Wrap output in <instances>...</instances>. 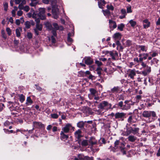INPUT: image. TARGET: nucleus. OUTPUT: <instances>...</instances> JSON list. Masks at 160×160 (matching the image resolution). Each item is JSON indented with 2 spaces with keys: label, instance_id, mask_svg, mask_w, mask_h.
I'll use <instances>...</instances> for the list:
<instances>
[{
  "label": "nucleus",
  "instance_id": "obj_42",
  "mask_svg": "<svg viewBox=\"0 0 160 160\" xmlns=\"http://www.w3.org/2000/svg\"><path fill=\"white\" fill-rule=\"evenodd\" d=\"M127 12L128 13H130L132 12V10L131 7V6H129L127 7Z\"/></svg>",
  "mask_w": 160,
  "mask_h": 160
},
{
  "label": "nucleus",
  "instance_id": "obj_10",
  "mask_svg": "<svg viewBox=\"0 0 160 160\" xmlns=\"http://www.w3.org/2000/svg\"><path fill=\"white\" fill-rule=\"evenodd\" d=\"M126 114L123 112H118L115 114V118L116 119H120L123 120L125 118Z\"/></svg>",
  "mask_w": 160,
  "mask_h": 160
},
{
  "label": "nucleus",
  "instance_id": "obj_19",
  "mask_svg": "<svg viewBox=\"0 0 160 160\" xmlns=\"http://www.w3.org/2000/svg\"><path fill=\"white\" fill-rule=\"evenodd\" d=\"M33 12V15H32V18H34L35 19V21L36 22V24H40V18H39L38 16L37 13H36V12H34L33 11H32Z\"/></svg>",
  "mask_w": 160,
  "mask_h": 160
},
{
  "label": "nucleus",
  "instance_id": "obj_52",
  "mask_svg": "<svg viewBox=\"0 0 160 160\" xmlns=\"http://www.w3.org/2000/svg\"><path fill=\"white\" fill-rule=\"evenodd\" d=\"M93 158L92 157L91 158L88 156H85L84 157V160H92Z\"/></svg>",
  "mask_w": 160,
  "mask_h": 160
},
{
  "label": "nucleus",
  "instance_id": "obj_21",
  "mask_svg": "<svg viewBox=\"0 0 160 160\" xmlns=\"http://www.w3.org/2000/svg\"><path fill=\"white\" fill-rule=\"evenodd\" d=\"M81 130L78 129L75 132L74 134L75 137L78 139H79L81 137Z\"/></svg>",
  "mask_w": 160,
  "mask_h": 160
},
{
  "label": "nucleus",
  "instance_id": "obj_64",
  "mask_svg": "<svg viewBox=\"0 0 160 160\" xmlns=\"http://www.w3.org/2000/svg\"><path fill=\"white\" fill-rule=\"evenodd\" d=\"M157 155L158 157L160 156V147L159 148L158 151V152L157 153Z\"/></svg>",
  "mask_w": 160,
  "mask_h": 160
},
{
  "label": "nucleus",
  "instance_id": "obj_49",
  "mask_svg": "<svg viewBox=\"0 0 160 160\" xmlns=\"http://www.w3.org/2000/svg\"><path fill=\"white\" fill-rule=\"evenodd\" d=\"M6 31L9 35H10L11 34V31L9 28H7Z\"/></svg>",
  "mask_w": 160,
  "mask_h": 160
},
{
  "label": "nucleus",
  "instance_id": "obj_43",
  "mask_svg": "<svg viewBox=\"0 0 160 160\" xmlns=\"http://www.w3.org/2000/svg\"><path fill=\"white\" fill-rule=\"evenodd\" d=\"M51 117L54 119L57 118L58 117V115L56 113H53L51 114Z\"/></svg>",
  "mask_w": 160,
  "mask_h": 160
},
{
  "label": "nucleus",
  "instance_id": "obj_4",
  "mask_svg": "<svg viewBox=\"0 0 160 160\" xmlns=\"http://www.w3.org/2000/svg\"><path fill=\"white\" fill-rule=\"evenodd\" d=\"M98 108L102 110H108L112 108V104L105 101H102L98 105Z\"/></svg>",
  "mask_w": 160,
  "mask_h": 160
},
{
  "label": "nucleus",
  "instance_id": "obj_3",
  "mask_svg": "<svg viewBox=\"0 0 160 160\" xmlns=\"http://www.w3.org/2000/svg\"><path fill=\"white\" fill-rule=\"evenodd\" d=\"M129 101L126 100L124 102V104H123V102L122 101L120 102L118 104V107L122 110H127L131 108V105L129 103Z\"/></svg>",
  "mask_w": 160,
  "mask_h": 160
},
{
  "label": "nucleus",
  "instance_id": "obj_56",
  "mask_svg": "<svg viewBox=\"0 0 160 160\" xmlns=\"http://www.w3.org/2000/svg\"><path fill=\"white\" fill-rule=\"evenodd\" d=\"M34 31L36 35L38 36L39 34V30L34 28Z\"/></svg>",
  "mask_w": 160,
  "mask_h": 160
},
{
  "label": "nucleus",
  "instance_id": "obj_58",
  "mask_svg": "<svg viewBox=\"0 0 160 160\" xmlns=\"http://www.w3.org/2000/svg\"><path fill=\"white\" fill-rule=\"evenodd\" d=\"M79 74L81 75V76L82 77L85 76V73L83 71H81L79 72Z\"/></svg>",
  "mask_w": 160,
  "mask_h": 160
},
{
  "label": "nucleus",
  "instance_id": "obj_13",
  "mask_svg": "<svg viewBox=\"0 0 160 160\" xmlns=\"http://www.w3.org/2000/svg\"><path fill=\"white\" fill-rule=\"evenodd\" d=\"M83 60H84L85 63L88 65L92 64L93 62V59L89 57H85Z\"/></svg>",
  "mask_w": 160,
  "mask_h": 160
},
{
  "label": "nucleus",
  "instance_id": "obj_40",
  "mask_svg": "<svg viewBox=\"0 0 160 160\" xmlns=\"http://www.w3.org/2000/svg\"><path fill=\"white\" fill-rule=\"evenodd\" d=\"M89 91L91 94L93 95H94L97 92L96 90H95L94 88H90L89 89Z\"/></svg>",
  "mask_w": 160,
  "mask_h": 160
},
{
  "label": "nucleus",
  "instance_id": "obj_38",
  "mask_svg": "<svg viewBox=\"0 0 160 160\" xmlns=\"http://www.w3.org/2000/svg\"><path fill=\"white\" fill-rule=\"evenodd\" d=\"M22 9H23L26 12H28L29 11L30 8L28 6H26L25 7H24L23 6H22V8L21 10Z\"/></svg>",
  "mask_w": 160,
  "mask_h": 160
},
{
  "label": "nucleus",
  "instance_id": "obj_25",
  "mask_svg": "<svg viewBox=\"0 0 160 160\" xmlns=\"http://www.w3.org/2000/svg\"><path fill=\"white\" fill-rule=\"evenodd\" d=\"M85 124V122L82 121H81L78 122L77 123V126L80 128H82L84 127Z\"/></svg>",
  "mask_w": 160,
  "mask_h": 160
},
{
  "label": "nucleus",
  "instance_id": "obj_51",
  "mask_svg": "<svg viewBox=\"0 0 160 160\" xmlns=\"http://www.w3.org/2000/svg\"><path fill=\"white\" fill-rule=\"evenodd\" d=\"M158 55V53L155 52H153L151 56L152 57H154L157 56Z\"/></svg>",
  "mask_w": 160,
  "mask_h": 160
},
{
  "label": "nucleus",
  "instance_id": "obj_29",
  "mask_svg": "<svg viewBox=\"0 0 160 160\" xmlns=\"http://www.w3.org/2000/svg\"><path fill=\"white\" fill-rule=\"evenodd\" d=\"M102 12L104 16L106 17H109L110 14V12L108 10H102Z\"/></svg>",
  "mask_w": 160,
  "mask_h": 160
},
{
  "label": "nucleus",
  "instance_id": "obj_23",
  "mask_svg": "<svg viewBox=\"0 0 160 160\" xmlns=\"http://www.w3.org/2000/svg\"><path fill=\"white\" fill-rule=\"evenodd\" d=\"M128 140L131 142H133L137 139V137L133 135H130L128 138Z\"/></svg>",
  "mask_w": 160,
  "mask_h": 160
},
{
  "label": "nucleus",
  "instance_id": "obj_62",
  "mask_svg": "<svg viewBox=\"0 0 160 160\" xmlns=\"http://www.w3.org/2000/svg\"><path fill=\"white\" fill-rule=\"evenodd\" d=\"M14 43L15 45L18 46L19 44V41L16 39H14Z\"/></svg>",
  "mask_w": 160,
  "mask_h": 160
},
{
  "label": "nucleus",
  "instance_id": "obj_54",
  "mask_svg": "<svg viewBox=\"0 0 160 160\" xmlns=\"http://www.w3.org/2000/svg\"><path fill=\"white\" fill-rule=\"evenodd\" d=\"M27 36V37L29 39L32 38V34L31 32H28Z\"/></svg>",
  "mask_w": 160,
  "mask_h": 160
},
{
  "label": "nucleus",
  "instance_id": "obj_24",
  "mask_svg": "<svg viewBox=\"0 0 160 160\" xmlns=\"http://www.w3.org/2000/svg\"><path fill=\"white\" fill-rule=\"evenodd\" d=\"M89 142L91 145H95L97 143V141L95 138L92 137L90 138L88 141Z\"/></svg>",
  "mask_w": 160,
  "mask_h": 160
},
{
  "label": "nucleus",
  "instance_id": "obj_5",
  "mask_svg": "<svg viewBox=\"0 0 160 160\" xmlns=\"http://www.w3.org/2000/svg\"><path fill=\"white\" fill-rule=\"evenodd\" d=\"M52 26L54 28V30H53L52 32V33L53 35L52 36L51 39L52 42L54 43L56 42V38L57 37L56 31L59 29V26L58 24L56 23H53Z\"/></svg>",
  "mask_w": 160,
  "mask_h": 160
},
{
  "label": "nucleus",
  "instance_id": "obj_37",
  "mask_svg": "<svg viewBox=\"0 0 160 160\" xmlns=\"http://www.w3.org/2000/svg\"><path fill=\"white\" fill-rule=\"evenodd\" d=\"M25 100V97L23 94H21L19 97V101L21 102H22Z\"/></svg>",
  "mask_w": 160,
  "mask_h": 160
},
{
  "label": "nucleus",
  "instance_id": "obj_8",
  "mask_svg": "<svg viewBox=\"0 0 160 160\" xmlns=\"http://www.w3.org/2000/svg\"><path fill=\"white\" fill-rule=\"evenodd\" d=\"M105 54H109L112 59L113 60H116L118 58V53L116 51H106L105 52Z\"/></svg>",
  "mask_w": 160,
  "mask_h": 160
},
{
  "label": "nucleus",
  "instance_id": "obj_61",
  "mask_svg": "<svg viewBox=\"0 0 160 160\" xmlns=\"http://www.w3.org/2000/svg\"><path fill=\"white\" fill-rule=\"evenodd\" d=\"M1 33H2V37L4 38H6V37L5 34V33L4 30H2Z\"/></svg>",
  "mask_w": 160,
  "mask_h": 160
},
{
  "label": "nucleus",
  "instance_id": "obj_57",
  "mask_svg": "<svg viewBox=\"0 0 160 160\" xmlns=\"http://www.w3.org/2000/svg\"><path fill=\"white\" fill-rule=\"evenodd\" d=\"M10 124V122L8 121H7L4 123V125L5 126H8Z\"/></svg>",
  "mask_w": 160,
  "mask_h": 160
},
{
  "label": "nucleus",
  "instance_id": "obj_55",
  "mask_svg": "<svg viewBox=\"0 0 160 160\" xmlns=\"http://www.w3.org/2000/svg\"><path fill=\"white\" fill-rule=\"evenodd\" d=\"M121 12L123 15H126V10L125 9H122L121 10Z\"/></svg>",
  "mask_w": 160,
  "mask_h": 160
},
{
  "label": "nucleus",
  "instance_id": "obj_12",
  "mask_svg": "<svg viewBox=\"0 0 160 160\" xmlns=\"http://www.w3.org/2000/svg\"><path fill=\"white\" fill-rule=\"evenodd\" d=\"M130 129V131L127 132V134L126 135V136L129 135L131 132L135 134L138 132L139 130V128H134L132 127H131Z\"/></svg>",
  "mask_w": 160,
  "mask_h": 160
},
{
  "label": "nucleus",
  "instance_id": "obj_27",
  "mask_svg": "<svg viewBox=\"0 0 160 160\" xmlns=\"http://www.w3.org/2000/svg\"><path fill=\"white\" fill-rule=\"evenodd\" d=\"M26 101L27 102L26 103V104L27 105V106L29 105H31L32 103L33 102L30 97H27Z\"/></svg>",
  "mask_w": 160,
  "mask_h": 160
},
{
  "label": "nucleus",
  "instance_id": "obj_41",
  "mask_svg": "<svg viewBox=\"0 0 160 160\" xmlns=\"http://www.w3.org/2000/svg\"><path fill=\"white\" fill-rule=\"evenodd\" d=\"M45 25L47 28V29L49 31L50 30V23L49 22H47L45 23Z\"/></svg>",
  "mask_w": 160,
  "mask_h": 160
},
{
  "label": "nucleus",
  "instance_id": "obj_22",
  "mask_svg": "<svg viewBox=\"0 0 160 160\" xmlns=\"http://www.w3.org/2000/svg\"><path fill=\"white\" fill-rule=\"evenodd\" d=\"M106 4V2L104 0H100L98 2V5L99 7L101 8H103V6Z\"/></svg>",
  "mask_w": 160,
  "mask_h": 160
},
{
  "label": "nucleus",
  "instance_id": "obj_32",
  "mask_svg": "<svg viewBox=\"0 0 160 160\" xmlns=\"http://www.w3.org/2000/svg\"><path fill=\"white\" fill-rule=\"evenodd\" d=\"M74 35V33L73 32L72 33H69L68 34V37L67 38L68 41L69 42H72V39L70 38L71 36H73Z\"/></svg>",
  "mask_w": 160,
  "mask_h": 160
},
{
  "label": "nucleus",
  "instance_id": "obj_16",
  "mask_svg": "<svg viewBox=\"0 0 160 160\" xmlns=\"http://www.w3.org/2000/svg\"><path fill=\"white\" fill-rule=\"evenodd\" d=\"M121 91V88L118 86L114 87L111 90V92L113 93H120Z\"/></svg>",
  "mask_w": 160,
  "mask_h": 160
},
{
  "label": "nucleus",
  "instance_id": "obj_6",
  "mask_svg": "<svg viewBox=\"0 0 160 160\" xmlns=\"http://www.w3.org/2000/svg\"><path fill=\"white\" fill-rule=\"evenodd\" d=\"M141 65L142 68L146 67V69L142 71V75L144 76H146L148 75L151 71V67L147 65L143 62H141Z\"/></svg>",
  "mask_w": 160,
  "mask_h": 160
},
{
  "label": "nucleus",
  "instance_id": "obj_59",
  "mask_svg": "<svg viewBox=\"0 0 160 160\" xmlns=\"http://www.w3.org/2000/svg\"><path fill=\"white\" fill-rule=\"evenodd\" d=\"M132 116H130L128 118V121L129 123H131L132 122Z\"/></svg>",
  "mask_w": 160,
  "mask_h": 160
},
{
  "label": "nucleus",
  "instance_id": "obj_46",
  "mask_svg": "<svg viewBox=\"0 0 160 160\" xmlns=\"http://www.w3.org/2000/svg\"><path fill=\"white\" fill-rule=\"evenodd\" d=\"M95 63L98 66H100L102 65V63L98 60H96Z\"/></svg>",
  "mask_w": 160,
  "mask_h": 160
},
{
  "label": "nucleus",
  "instance_id": "obj_33",
  "mask_svg": "<svg viewBox=\"0 0 160 160\" xmlns=\"http://www.w3.org/2000/svg\"><path fill=\"white\" fill-rule=\"evenodd\" d=\"M22 31V29L21 28H17L16 30V36L17 37H19L21 35V32Z\"/></svg>",
  "mask_w": 160,
  "mask_h": 160
},
{
  "label": "nucleus",
  "instance_id": "obj_63",
  "mask_svg": "<svg viewBox=\"0 0 160 160\" xmlns=\"http://www.w3.org/2000/svg\"><path fill=\"white\" fill-rule=\"evenodd\" d=\"M50 0H42L43 3L45 4L49 3Z\"/></svg>",
  "mask_w": 160,
  "mask_h": 160
},
{
  "label": "nucleus",
  "instance_id": "obj_9",
  "mask_svg": "<svg viewBox=\"0 0 160 160\" xmlns=\"http://www.w3.org/2000/svg\"><path fill=\"white\" fill-rule=\"evenodd\" d=\"M136 71L135 69H129L128 72V77L130 79H133L134 77L136 75Z\"/></svg>",
  "mask_w": 160,
  "mask_h": 160
},
{
  "label": "nucleus",
  "instance_id": "obj_30",
  "mask_svg": "<svg viewBox=\"0 0 160 160\" xmlns=\"http://www.w3.org/2000/svg\"><path fill=\"white\" fill-rule=\"evenodd\" d=\"M42 24H36L35 28H34L38 29L39 31H41L42 30Z\"/></svg>",
  "mask_w": 160,
  "mask_h": 160
},
{
  "label": "nucleus",
  "instance_id": "obj_44",
  "mask_svg": "<svg viewBox=\"0 0 160 160\" xmlns=\"http://www.w3.org/2000/svg\"><path fill=\"white\" fill-rule=\"evenodd\" d=\"M84 157L82 154H79L78 156V158L79 160H84Z\"/></svg>",
  "mask_w": 160,
  "mask_h": 160
},
{
  "label": "nucleus",
  "instance_id": "obj_53",
  "mask_svg": "<svg viewBox=\"0 0 160 160\" xmlns=\"http://www.w3.org/2000/svg\"><path fill=\"white\" fill-rule=\"evenodd\" d=\"M32 2L30 3V5L31 6H35L37 4L36 2H35V1H32V0H31Z\"/></svg>",
  "mask_w": 160,
  "mask_h": 160
},
{
  "label": "nucleus",
  "instance_id": "obj_48",
  "mask_svg": "<svg viewBox=\"0 0 160 160\" xmlns=\"http://www.w3.org/2000/svg\"><path fill=\"white\" fill-rule=\"evenodd\" d=\"M107 8L108 9L111 10L112 11L114 9V7L112 5H108L107 6Z\"/></svg>",
  "mask_w": 160,
  "mask_h": 160
},
{
  "label": "nucleus",
  "instance_id": "obj_50",
  "mask_svg": "<svg viewBox=\"0 0 160 160\" xmlns=\"http://www.w3.org/2000/svg\"><path fill=\"white\" fill-rule=\"evenodd\" d=\"M4 10L5 11H7L8 8V4L7 2H5L4 4Z\"/></svg>",
  "mask_w": 160,
  "mask_h": 160
},
{
  "label": "nucleus",
  "instance_id": "obj_1",
  "mask_svg": "<svg viewBox=\"0 0 160 160\" xmlns=\"http://www.w3.org/2000/svg\"><path fill=\"white\" fill-rule=\"evenodd\" d=\"M58 0H52V17L55 19H57L58 18L59 13V9L56 4Z\"/></svg>",
  "mask_w": 160,
  "mask_h": 160
},
{
  "label": "nucleus",
  "instance_id": "obj_47",
  "mask_svg": "<svg viewBox=\"0 0 160 160\" xmlns=\"http://www.w3.org/2000/svg\"><path fill=\"white\" fill-rule=\"evenodd\" d=\"M126 44L128 46H130L132 45V41L129 40H128L126 42Z\"/></svg>",
  "mask_w": 160,
  "mask_h": 160
},
{
  "label": "nucleus",
  "instance_id": "obj_34",
  "mask_svg": "<svg viewBox=\"0 0 160 160\" xmlns=\"http://www.w3.org/2000/svg\"><path fill=\"white\" fill-rule=\"evenodd\" d=\"M129 23L132 27H134L137 24L136 22L133 20H130L129 21Z\"/></svg>",
  "mask_w": 160,
  "mask_h": 160
},
{
  "label": "nucleus",
  "instance_id": "obj_2",
  "mask_svg": "<svg viewBox=\"0 0 160 160\" xmlns=\"http://www.w3.org/2000/svg\"><path fill=\"white\" fill-rule=\"evenodd\" d=\"M114 148L115 150L120 149L123 154H126V151L124 150L125 145L123 142H120L119 140H117L114 142Z\"/></svg>",
  "mask_w": 160,
  "mask_h": 160
},
{
  "label": "nucleus",
  "instance_id": "obj_18",
  "mask_svg": "<svg viewBox=\"0 0 160 160\" xmlns=\"http://www.w3.org/2000/svg\"><path fill=\"white\" fill-rule=\"evenodd\" d=\"M33 126L35 128H43L44 125L40 122H33Z\"/></svg>",
  "mask_w": 160,
  "mask_h": 160
},
{
  "label": "nucleus",
  "instance_id": "obj_28",
  "mask_svg": "<svg viewBox=\"0 0 160 160\" xmlns=\"http://www.w3.org/2000/svg\"><path fill=\"white\" fill-rule=\"evenodd\" d=\"M113 37L115 39H120L121 38V35L119 32L116 33L114 34Z\"/></svg>",
  "mask_w": 160,
  "mask_h": 160
},
{
  "label": "nucleus",
  "instance_id": "obj_60",
  "mask_svg": "<svg viewBox=\"0 0 160 160\" xmlns=\"http://www.w3.org/2000/svg\"><path fill=\"white\" fill-rule=\"evenodd\" d=\"M23 13V12L21 10L18 11L17 12V15L18 16H21Z\"/></svg>",
  "mask_w": 160,
  "mask_h": 160
},
{
  "label": "nucleus",
  "instance_id": "obj_7",
  "mask_svg": "<svg viewBox=\"0 0 160 160\" xmlns=\"http://www.w3.org/2000/svg\"><path fill=\"white\" fill-rule=\"evenodd\" d=\"M142 115L145 118H150L151 116L155 117L156 116V113L153 111H144L142 113Z\"/></svg>",
  "mask_w": 160,
  "mask_h": 160
},
{
  "label": "nucleus",
  "instance_id": "obj_31",
  "mask_svg": "<svg viewBox=\"0 0 160 160\" xmlns=\"http://www.w3.org/2000/svg\"><path fill=\"white\" fill-rule=\"evenodd\" d=\"M64 132H61L60 133L61 135V138L62 139H67L68 138V135H65Z\"/></svg>",
  "mask_w": 160,
  "mask_h": 160
},
{
  "label": "nucleus",
  "instance_id": "obj_20",
  "mask_svg": "<svg viewBox=\"0 0 160 160\" xmlns=\"http://www.w3.org/2000/svg\"><path fill=\"white\" fill-rule=\"evenodd\" d=\"M143 26L144 28H147L150 27V22L147 19L143 21Z\"/></svg>",
  "mask_w": 160,
  "mask_h": 160
},
{
  "label": "nucleus",
  "instance_id": "obj_11",
  "mask_svg": "<svg viewBox=\"0 0 160 160\" xmlns=\"http://www.w3.org/2000/svg\"><path fill=\"white\" fill-rule=\"evenodd\" d=\"M16 4H19L18 8L20 9L22 8V6L26 4V0H15Z\"/></svg>",
  "mask_w": 160,
  "mask_h": 160
},
{
  "label": "nucleus",
  "instance_id": "obj_17",
  "mask_svg": "<svg viewBox=\"0 0 160 160\" xmlns=\"http://www.w3.org/2000/svg\"><path fill=\"white\" fill-rule=\"evenodd\" d=\"M109 27L110 29H115L117 27L116 22L115 21L111 20H109Z\"/></svg>",
  "mask_w": 160,
  "mask_h": 160
},
{
  "label": "nucleus",
  "instance_id": "obj_45",
  "mask_svg": "<svg viewBox=\"0 0 160 160\" xmlns=\"http://www.w3.org/2000/svg\"><path fill=\"white\" fill-rule=\"evenodd\" d=\"M35 86L36 87V89L39 91H41L43 89L42 88L39 86L38 84H35Z\"/></svg>",
  "mask_w": 160,
  "mask_h": 160
},
{
  "label": "nucleus",
  "instance_id": "obj_36",
  "mask_svg": "<svg viewBox=\"0 0 160 160\" xmlns=\"http://www.w3.org/2000/svg\"><path fill=\"white\" fill-rule=\"evenodd\" d=\"M25 25L26 28H29L31 27L30 22L28 21H27L25 22Z\"/></svg>",
  "mask_w": 160,
  "mask_h": 160
},
{
  "label": "nucleus",
  "instance_id": "obj_14",
  "mask_svg": "<svg viewBox=\"0 0 160 160\" xmlns=\"http://www.w3.org/2000/svg\"><path fill=\"white\" fill-rule=\"evenodd\" d=\"M45 10L44 8H42L40 10L39 12L37 14L39 18L41 20H44L45 18V17L44 16Z\"/></svg>",
  "mask_w": 160,
  "mask_h": 160
},
{
  "label": "nucleus",
  "instance_id": "obj_39",
  "mask_svg": "<svg viewBox=\"0 0 160 160\" xmlns=\"http://www.w3.org/2000/svg\"><path fill=\"white\" fill-rule=\"evenodd\" d=\"M81 144L83 146H86L88 145V141L87 140H83L81 143Z\"/></svg>",
  "mask_w": 160,
  "mask_h": 160
},
{
  "label": "nucleus",
  "instance_id": "obj_26",
  "mask_svg": "<svg viewBox=\"0 0 160 160\" xmlns=\"http://www.w3.org/2000/svg\"><path fill=\"white\" fill-rule=\"evenodd\" d=\"M139 48H140V50L146 52L147 51L148 48L145 46L143 45H139L138 46Z\"/></svg>",
  "mask_w": 160,
  "mask_h": 160
},
{
  "label": "nucleus",
  "instance_id": "obj_15",
  "mask_svg": "<svg viewBox=\"0 0 160 160\" xmlns=\"http://www.w3.org/2000/svg\"><path fill=\"white\" fill-rule=\"evenodd\" d=\"M72 127V125L70 124H67L65 127L62 129V132L67 133L69 132L70 128Z\"/></svg>",
  "mask_w": 160,
  "mask_h": 160
},
{
  "label": "nucleus",
  "instance_id": "obj_35",
  "mask_svg": "<svg viewBox=\"0 0 160 160\" xmlns=\"http://www.w3.org/2000/svg\"><path fill=\"white\" fill-rule=\"evenodd\" d=\"M124 27V25L123 23H121L118 25V28L121 31H122Z\"/></svg>",
  "mask_w": 160,
  "mask_h": 160
}]
</instances>
